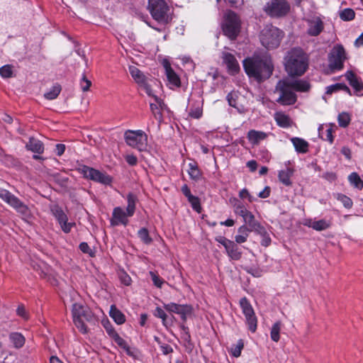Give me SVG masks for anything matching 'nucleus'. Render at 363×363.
I'll list each match as a JSON object with an SVG mask.
<instances>
[{"mask_svg": "<svg viewBox=\"0 0 363 363\" xmlns=\"http://www.w3.org/2000/svg\"><path fill=\"white\" fill-rule=\"evenodd\" d=\"M243 67L248 77L254 78L257 82L268 79L273 72L271 60L259 56H253L244 60Z\"/></svg>", "mask_w": 363, "mask_h": 363, "instance_id": "nucleus-1", "label": "nucleus"}, {"mask_svg": "<svg viewBox=\"0 0 363 363\" xmlns=\"http://www.w3.org/2000/svg\"><path fill=\"white\" fill-rule=\"evenodd\" d=\"M285 69L290 76H301L306 71L308 60L301 48H293L285 57Z\"/></svg>", "mask_w": 363, "mask_h": 363, "instance_id": "nucleus-2", "label": "nucleus"}, {"mask_svg": "<svg viewBox=\"0 0 363 363\" xmlns=\"http://www.w3.org/2000/svg\"><path fill=\"white\" fill-rule=\"evenodd\" d=\"M284 35V32L279 28L272 25H267L261 30L259 39L264 48L274 49L279 45Z\"/></svg>", "mask_w": 363, "mask_h": 363, "instance_id": "nucleus-3", "label": "nucleus"}, {"mask_svg": "<svg viewBox=\"0 0 363 363\" xmlns=\"http://www.w3.org/2000/svg\"><path fill=\"white\" fill-rule=\"evenodd\" d=\"M240 28L241 21L238 15L233 11H228L222 23L223 34L230 40H235L240 33Z\"/></svg>", "mask_w": 363, "mask_h": 363, "instance_id": "nucleus-4", "label": "nucleus"}, {"mask_svg": "<svg viewBox=\"0 0 363 363\" xmlns=\"http://www.w3.org/2000/svg\"><path fill=\"white\" fill-rule=\"evenodd\" d=\"M147 8L152 18L162 23L169 21V7L164 0H148Z\"/></svg>", "mask_w": 363, "mask_h": 363, "instance_id": "nucleus-5", "label": "nucleus"}, {"mask_svg": "<svg viewBox=\"0 0 363 363\" xmlns=\"http://www.w3.org/2000/svg\"><path fill=\"white\" fill-rule=\"evenodd\" d=\"M72 317L75 326L82 333L87 332V327L84 321H90L92 318L89 310L80 303H74L72 306Z\"/></svg>", "mask_w": 363, "mask_h": 363, "instance_id": "nucleus-6", "label": "nucleus"}, {"mask_svg": "<svg viewBox=\"0 0 363 363\" xmlns=\"http://www.w3.org/2000/svg\"><path fill=\"white\" fill-rule=\"evenodd\" d=\"M124 139L126 144L138 150L143 151L146 150L147 145V135L142 130H128L124 133Z\"/></svg>", "mask_w": 363, "mask_h": 363, "instance_id": "nucleus-7", "label": "nucleus"}, {"mask_svg": "<svg viewBox=\"0 0 363 363\" xmlns=\"http://www.w3.org/2000/svg\"><path fill=\"white\" fill-rule=\"evenodd\" d=\"M275 91L279 93L277 101L284 106L293 105L296 103L297 97L293 89L286 80H279L276 85Z\"/></svg>", "mask_w": 363, "mask_h": 363, "instance_id": "nucleus-8", "label": "nucleus"}, {"mask_svg": "<svg viewBox=\"0 0 363 363\" xmlns=\"http://www.w3.org/2000/svg\"><path fill=\"white\" fill-rule=\"evenodd\" d=\"M0 199L23 216L28 217L30 216V211L29 208L8 190L0 188Z\"/></svg>", "mask_w": 363, "mask_h": 363, "instance_id": "nucleus-9", "label": "nucleus"}, {"mask_svg": "<svg viewBox=\"0 0 363 363\" xmlns=\"http://www.w3.org/2000/svg\"><path fill=\"white\" fill-rule=\"evenodd\" d=\"M264 9L271 17L281 18L289 13L290 4L286 0H269Z\"/></svg>", "mask_w": 363, "mask_h": 363, "instance_id": "nucleus-10", "label": "nucleus"}, {"mask_svg": "<svg viewBox=\"0 0 363 363\" xmlns=\"http://www.w3.org/2000/svg\"><path fill=\"white\" fill-rule=\"evenodd\" d=\"M240 306L245 316L248 330L252 333H255L257 328V318L252 306L246 297H243L240 300Z\"/></svg>", "mask_w": 363, "mask_h": 363, "instance_id": "nucleus-11", "label": "nucleus"}, {"mask_svg": "<svg viewBox=\"0 0 363 363\" xmlns=\"http://www.w3.org/2000/svg\"><path fill=\"white\" fill-rule=\"evenodd\" d=\"M77 170L84 178L91 179L96 182L107 185L111 184L112 182L111 177L108 174L86 165L79 166Z\"/></svg>", "mask_w": 363, "mask_h": 363, "instance_id": "nucleus-12", "label": "nucleus"}, {"mask_svg": "<svg viewBox=\"0 0 363 363\" xmlns=\"http://www.w3.org/2000/svg\"><path fill=\"white\" fill-rule=\"evenodd\" d=\"M345 58V50L343 46L341 45L334 46L329 55L330 68L336 70L342 69Z\"/></svg>", "mask_w": 363, "mask_h": 363, "instance_id": "nucleus-13", "label": "nucleus"}, {"mask_svg": "<svg viewBox=\"0 0 363 363\" xmlns=\"http://www.w3.org/2000/svg\"><path fill=\"white\" fill-rule=\"evenodd\" d=\"M51 213L57 220L62 230L65 233H69L75 226L74 222H68V217L60 206L55 205L51 207Z\"/></svg>", "mask_w": 363, "mask_h": 363, "instance_id": "nucleus-14", "label": "nucleus"}, {"mask_svg": "<svg viewBox=\"0 0 363 363\" xmlns=\"http://www.w3.org/2000/svg\"><path fill=\"white\" fill-rule=\"evenodd\" d=\"M233 210L236 215L241 216L244 222L252 225L255 221L254 215L247 209L245 205L237 199H233Z\"/></svg>", "mask_w": 363, "mask_h": 363, "instance_id": "nucleus-15", "label": "nucleus"}, {"mask_svg": "<svg viewBox=\"0 0 363 363\" xmlns=\"http://www.w3.org/2000/svg\"><path fill=\"white\" fill-rule=\"evenodd\" d=\"M306 22L308 24L307 34L310 36H318L324 29V23L319 16L307 19Z\"/></svg>", "mask_w": 363, "mask_h": 363, "instance_id": "nucleus-16", "label": "nucleus"}, {"mask_svg": "<svg viewBox=\"0 0 363 363\" xmlns=\"http://www.w3.org/2000/svg\"><path fill=\"white\" fill-rule=\"evenodd\" d=\"M345 77L354 89V94L358 96H363V82L352 71H347Z\"/></svg>", "mask_w": 363, "mask_h": 363, "instance_id": "nucleus-17", "label": "nucleus"}, {"mask_svg": "<svg viewBox=\"0 0 363 363\" xmlns=\"http://www.w3.org/2000/svg\"><path fill=\"white\" fill-rule=\"evenodd\" d=\"M128 217L129 216L127 214V211H125L121 207H116L113 210L112 217L110 220L111 225L112 226H118L119 225L125 226L128 223Z\"/></svg>", "mask_w": 363, "mask_h": 363, "instance_id": "nucleus-18", "label": "nucleus"}, {"mask_svg": "<svg viewBox=\"0 0 363 363\" xmlns=\"http://www.w3.org/2000/svg\"><path fill=\"white\" fill-rule=\"evenodd\" d=\"M155 102H150V111L156 120L161 121L162 118V111L166 108L163 100L157 96H154Z\"/></svg>", "mask_w": 363, "mask_h": 363, "instance_id": "nucleus-19", "label": "nucleus"}, {"mask_svg": "<svg viewBox=\"0 0 363 363\" xmlns=\"http://www.w3.org/2000/svg\"><path fill=\"white\" fill-rule=\"evenodd\" d=\"M223 60L230 74H235L238 72L240 66L233 55L229 52H223Z\"/></svg>", "mask_w": 363, "mask_h": 363, "instance_id": "nucleus-20", "label": "nucleus"}, {"mask_svg": "<svg viewBox=\"0 0 363 363\" xmlns=\"http://www.w3.org/2000/svg\"><path fill=\"white\" fill-rule=\"evenodd\" d=\"M334 125L332 124H322L318 127V135L319 137L324 140L328 141L330 144H332L334 141V138L333 135V133L334 131Z\"/></svg>", "mask_w": 363, "mask_h": 363, "instance_id": "nucleus-21", "label": "nucleus"}, {"mask_svg": "<svg viewBox=\"0 0 363 363\" xmlns=\"http://www.w3.org/2000/svg\"><path fill=\"white\" fill-rule=\"evenodd\" d=\"M304 225L311 228L317 231H321L329 228L331 225V222L325 219H320L318 220L306 219L304 222Z\"/></svg>", "mask_w": 363, "mask_h": 363, "instance_id": "nucleus-22", "label": "nucleus"}, {"mask_svg": "<svg viewBox=\"0 0 363 363\" xmlns=\"http://www.w3.org/2000/svg\"><path fill=\"white\" fill-rule=\"evenodd\" d=\"M267 136L268 135L265 132L256 130H250L247 134V138L252 145H259V143L265 140Z\"/></svg>", "mask_w": 363, "mask_h": 363, "instance_id": "nucleus-23", "label": "nucleus"}, {"mask_svg": "<svg viewBox=\"0 0 363 363\" xmlns=\"http://www.w3.org/2000/svg\"><path fill=\"white\" fill-rule=\"evenodd\" d=\"M227 244H228V245L225 246V249L230 259L235 261L240 260L242 257V252L238 245L233 241L227 242Z\"/></svg>", "mask_w": 363, "mask_h": 363, "instance_id": "nucleus-24", "label": "nucleus"}, {"mask_svg": "<svg viewBox=\"0 0 363 363\" xmlns=\"http://www.w3.org/2000/svg\"><path fill=\"white\" fill-rule=\"evenodd\" d=\"M164 67L165 69V74L169 84L176 87L180 86V79L176 72L172 69L171 66L168 63H165Z\"/></svg>", "mask_w": 363, "mask_h": 363, "instance_id": "nucleus-25", "label": "nucleus"}, {"mask_svg": "<svg viewBox=\"0 0 363 363\" xmlns=\"http://www.w3.org/2000/svg\"><path fill=\"white\" fill-rule=\"evenodd\" d=\"M291 142L296 152L305 154L308 151L309 143L304 139L294 137L291 138Z\"/></svg>", "mask_w": 363, "mask_h": 363, "instance_id": "nucleus-26", "label": "nucleus"}, {"mask_svg": "<svg viewBox=\"0 0 363 363\" xmlns=\"http://www.w3.org/2000/svg\"><path fill=\"white\" fill-rule=\"evenodd\" d=\"M128 69L131 77L139 86L147 82V77L137 67L131 65Z\"/></svg>", "mask_w": 363, "mask_h": 363, "instance_id": "nucleus-27", "label": "nucleus"}, {"mask_svg": "<svg viewBox=\"0 0 363 363\" xmlns=\"http://www.w3.org/2000/svg\"><path fill=\"white\" fill-rule=\"evenodd\" d=\"M115 342L122 349H123L126 354L133 357H135L137 356V350L135 348H131L128 346L126 341L122 338L118 334L115 336L113 338Z\"/></svg>", "mask_w": 363, "mask_h": 363, "instance_id": "nucleus-28", "label": "nucleus"}, {"mask_svg": "<svg viewBox=\"0 0 363 363\" xmlns=\"http://www.w3.org/2000/svg\"><path fill=\"white\" fill-rule=\"evenodd\" d=\"M288 82V84L293 89V91H307L310 89V84L308 82L305 80L296 79V80H289L286 79Z\"/></svg>", "mask_w": 363, "mask_h": 363, "instance_id": "nucleus-29", "label": "nucleus"}, {"mask_svg": "<svg viewBox=\"0 0 363 363\" xmlns=\"http://www.w3.org/2000/svg\"><path fill=\"white\" fill-rule=\"evenodd\" d=\"M9 339L13 347L16 349L23 347L26 342L25 337L18 332L11 333L9 335Z\"/></svg>", "mask_w": 363, "mask_h": 363, "instance_id": "nucleus-30", "label": "nucleus"}, {"mask_svg": "<svg viewBox=\"0 0 363 363\" xmlns=\"http://www.w3.org/2000/svg\"><path fill=\"white\" fill-rule=\"evenodd\" d=\"M26 147L27 150L38 154H42L44 151L43 143L40 140L34 138H30Z\"/></svg>", "mask_w": 363, "mask_h": 363, "instance_id": "nucleus-31", "label": "nucleus"}, {"mask_svg": "<svg viewBox=\"0 0 363 363\" xmlns=\"http://www.w3.org/2000/svg\"><path fill=\"white\" fill-rule=\"evenodd\" d=\"M109 315L118 325H122L125 322V315L115 305L111 306Z\"/></svg>", "mask_w": 363, "mask_h": 363, "instance_id": "nucleus-32", "label": "nucleus"}, {"mask_svg": "<svg viewBox=\"0 0 363 363\" xmlns=\"http://www.w3.org/2000/svg\"><path fill=\"white\" fill-rule=\"evenodd\" d=\"M274 119L277 125L281 128H286L291 126L292 121L290 117L283 112L275 113Z\"/></svg>", "mask_w": 363, "mask_h": 363, "instance_id": "nucleus-33", "label": "nucleus"}, {"mask_svg": "<svg viewBox=\"0 0 363 363\" xmlns=\"http://www.w3.org/2000/svg\"><path fill=\"white\" fill-rule=\"evenodd\" d=\"M339 91H344L350 96H352V91L344 83H337L328 86L326 87L325 94H332L333 93L337 92Z\"/></svg>", "mask_w": 363, "mask_h": 363, "instance_id": "nucleus-34", "label": "nucleus"}, {"mask_svg": "<svg viewBox=\"0 0 363 363\" xmlns=\"http://www.w3.org/2000/svg\"><path fill=\"white\" fill-rule=\"evenodd\" d=\"M189 169L187 170L190 178L194 181H198L201 178V172L196 162L193 161L189 163Z\"/></svg>", "mask_w": 363, "mask_h": 363, "instance_id": "nucleus-35", "label": "nucleus"}, {"mask_svg": "<svg viewBox=\"0 0 363 363\" xmlns=\"http://www.w3.org/2000/svg\"><path fill=\"white\" fill-rule=\"evenodd\" d=\"M294 173V171L291 168H286L285 169L281 170L279 172L278 177L279 181L285 186L291 185V177Z\"/></svg>", "mask_w": 363, "mask_h": 363, "instance_id": "nucleus-36", "label": "nucleus"}, {"mask_svg": "<svg viewBox=\"0 0 363 363\" xmlns=\"http://www.w3.org/2000/svg\"><path fill=\"white\" fill-rule=\"evenodd\" d=\"M138 201L137 196L132 194L129 193L127 195V202L128 205L126 207V211L128 216L131 217L134 215L135 211V205Z\"/></svg>", "mask_w": 363, "mask_h": 363, "instance_id": "nucleus-37", "label": "nucleus"}, {"mask_svg": "<svg viewBox=\"0 0 363 363\" xmlns=\"http://www.w3.org/2000/svg\"><path fill=\"white\" fill-rule=\"evenodd\" d=\"M238 231L239 234L235 235V242L236 244H241L245 242L249 236L250 230L245 225H243L238 228Z\"/></svg>", "mask_w": 363, "mask_h": 363, "instance_id": "nucleus-38", "label": "nucleus"}, {"mask_svg": "<svg viewBox=\"0 0 363 363\" xmlns=\"http://www.w3.org/2000/svg\"><path fill=\"white\" fill-rule=\"evenodd\" d=\"M202 100H198L190 108L189 115L194 118H199L201 117L203 113L202 110Z\"/></svg>", "mask_w": 363, "mask_h": 363, "instance_id": "nucleus-39", "label": "nucleus"}, {"mask_svg": "<svg viewBox=\"0 0 363 363\" xmlns=\"http://www.w3.org/2000/svg\"><path fill=\"white\" fill-rule=\"evenodd\" d=\"M281 326L282 323L281 321H277L272 325L270 330V337L274 342H277L279 340Z\"/></svg>", "mask_w": 363, "mask_h": 363, "instance_id": "nucleus-40", "label": "nucleus"}, {"mask_svg": "<svg viewBox=\"0 0 363 363\" xmlns=\"http://www.w3.org/2000/svg\"><path fill=\"white\" fill-rule=\"evenodd\" d=\"M350 183L357 189L363 188V181L360 179L359 176L356 172H352L348 176Z\"/></svg>", "mask_w": 363, "mask_h": 363, "instance_id": "nucleus-41", "label": "nucleus"}, {"mask_svg": "<svg viewBox=\"0 0 363 363\" xmlns=\"http://www.w3.org/2000/svg\"><path fill=\"white\" fill-rule=\"evenodd\" d=\"M61 91V86L60 84H56L53 85L51 89L45 93L44 96L48 100H53L56 99Z\"/></svg>", "mask_w": 363, "mask_h": 363, "instance_id": "nucleus-42", "label": "nucleus"}, {"mask_svg": "<svg viewBox=\"0 0 363 363\" xmlns=\"http://www.w3.org/2000/svg\"><path fill=\"white\" fill-rule=\"evenodd\" d=\"M193 308L190 305H181L178 315H180L182 320L184 322L186 320L187 317L192 313Z\"/></svg>", "mask_w": 363, "mask_h": 363, "instance_id": "nucleus-43", "label": "nucleus"}, {"mask_svg": "<svg viewBox=\"0 0 363 363\" xmlns=\"http://www.w3.org/2000/svg\"><path fill=\"white\" fill-rule=\"evenodd\" d=\"M138 235L140 240L145 245H150L152 242V239L150 236L147 229L145 228L140 229L138 232Z\"/></svg>", "mask_w": 363, "mask_h": 363, "instance_id": "nucleus-44", "label": "nucleus"}, {"mask_svg": "<svg viewBox=\"0 0 363 363\" xmlns=\"http://www.w3.org/2000/svg\"><path fill=\"white\" fill-rule=\"evenodd\" d=\"M351 121L350 114L347 112H342L338 115V124L342 128H346L349 125Z\"/></svg>", "mask_w": 363, "mask_h": 363, "instance_id": "nucleus-45", "label": "nucleus"}, {"mask_svg": "<svg viewBox=\"0 0 363 363\" xmlns=\"http://www.w3.org/2000/svg\"><path fill=\"white\" fill-rule=\"evenodd\" d=\"M355 12L352 9H345L340 12V18L345 21H350L354 18Z\"/></svg>", "mask_w": 363, "mask_h": 363, "instance_id": "nucleus-46", "label": "nucleus"}, {"mask_svg": "<svg viewBox=\"0 0 363 363\" xmlns=\"http://www.w3.org/2000/svg\"><path fill=\"white\" fill-rule=\"evenodd\" d=\"M244 347L242 340H239L235 345H233L230 349L231 354L235 357H239L241 355L242 350Z\"/></svg>", "mask_w": 363, "mask_h": 363, "instance_id": "nucleus-47", "label": "nucleus"}, {"mask_svg": "<svg viewBox=\"0 0 363 363\" xmlns=\"http://www.w3.org/2000/svg\"><path fill=\"white\" fill-rule=\"evenodd\" d=\"M336 199L340 201L343 206L347 208H350L352 206L353 202L352 199L342 194H337L336 196Z\"/></svg>", "mask_w": 363, "mask_h": 363, "instance_id": "nucleus-48", "label": "nucleus"}, {"mask_svg": "<svg viewBox=\"0 0 363 363\" xmlns=\"http://www.w3.org/2000/svg\"><path fill=\"white\" fill-rule=\"evenodd\" d=\"M13 74L12 67L9 65H4L0 67V75L3 78L11 77Z\"/></svg>", "mask_w": 363, "mask_h": 363, "instance_id": "nucleus-49", "label": "nucleus"}, {"mask_svg": "<svg viewBox=\"0 0 363 363\" xmlns=\"http://www.w3.org/2000/svg\"><path fill=\"white\" fill-rule=\"evenodd\" d=\"M154 315L157 318L162 319V324L165 325L167 315L162 308H161L160 307H157L155 310Z\"/></svg>", "mask_w": 363, "mask_h": 363, "instance_id": "nucleus-50", "label": "nucleus"}, {"mask_svg": "<svg viewBox=\"0 0 363 363\" xmlns=\"http://www.w3.org/2000/svg\"><path fill=\"white\" fill-rule=\"evenodd\" d=\"M150 275L152 278V282L155 286L157 288H161L162 284H164L163 279L160 278L157 274H156L154 272H150Z\"/></svg>", "mask_w": 363, "mask_h": 363, "instance_id": "nucleus-51", "label": "nucleus"}, {"mask_svg": "<svg viewBox=\"0 0 363 363\" xmlns=\"http://www.w3.org/2000/svg\"><path fill=\"white\" fill-rule=\"evenodd\" d=\"M181 305L182 304H177V303L172 302V303L164 304V308L165 310H167V311H169L170 313H174L177 314Z\"/></svg>", "mask_w": 363, "mask_h": 363, "instance_id": "nucleus-52", "label": "nucleus"}, {"mask_svg": "<svg viewBox=\"0 0 363 363\" xmlns=\"http://www.w3.org/2000/svg\"><path fill=\"white\" fill-rule=\"evenodd\" d=\"M79 84L83 91H87L91 85V82L86 77L84 74H83Z\"/></svg>", "mask_w": 363, "mask_h": 363, "instance_id": "nucleus-53", "label": "nucleus"}, {"mask_svg": "<svg viewBox=\"0 0 363 363\" xmlns=\"http://www.w3.org/2000/svg\"><path fill=\"white\" fill-rule=\"evenodd\" d=\"M188 201L191 203L193 209L199 212V210L201 209V206H200V201H199V198L192 195L188 198Z\"/></svg>", "mask_w": 363, "mask_h": 363, "instance_id": "nucleus-54", "label": "nucleus"}, {"mask_svg": "<svg viewBox=\"0 0 363 363\" xmlns=\"http://www.w3.org/2000/svg\"><path fill=\"white\" fill-rule=\"evenodd\" d=\"M188 201L191 203L193 209L199 212V210L201 209V206H200V201H199V198L192 195L188 198Z\"/></svg>", "mask_w": 363, "mask_h": 363, "instance_id": "nucleus-55", "label": "nucleus"}, {"mask_svg": "<svg viewBox=\"0 0 363 363\" xmlns=\"http://www.w3.org/2000/svg\"><path fill=\"white\" fill-rule=\"evenodd\" d=\"M79 249L82 252L88 254L91 257H94L95 255L94 251L92 250L89 246V245L85 242L80 243Z\"/></svg>", "mask_w": 363, "mask_h": 363, "instance_id": "nucleus-56", "label": "nucleus"}, {"mask_svg": "<svg viewBox=\"0 0 363 363\" xmlns=\"http://www.w3.org/2000/svg\"><path fill=\"white\" fill-rule=\"evenodd\" d=\"M239 197L241 199H247L250 203L255 200V198L249 193L247 189H242L240 191Z\"/></svg>", "mask_w": 363, "mask_h": 363, "instance_id": "nucleus-57", "label": "nucleus"}, {"mask_svg": "<svg viewBox=\"0 0 363 363\" xmlns=\"http://www.w3.org/2000/svg\"><path fill=\"white\" fill-rule=\"evenodd\" d=\"M104 328L107 333V334L111 337L112 339L118 335V333L115 330L114 328L110 323H107L104 325Z\"/></svg>", "mask_w": 363, "mask_h": 363, "instance_id": "nucleus-58", "label": "nucleus"}, {"mask_svg": "<svg viewBox=\"0 0 363 363\" xmlns=\"http://www.w3.org/2000/svg\"><path fill=\"white\" fill-rule=\"evenodd\" d=\"M181 329L182 330V337L184 341L190 342L191 335L189 332V328L184 325H181Z\"/></svg>", "mask_w": 363, "mask_h": 363, "instance_id": "nucleus-59", "label": "nucleus"}, {"mask_svg": "<svg viewBox=\"0 0 363 363\" xmlns=\"http://www.w3.org/2000/svg\"><path fill=\"white\" fill-rule=\"evenodd\" d=\"M126 162L130 165V166H135L138 163V158L135 155L131 154V155H127L125 157Z\"/></svg>", "mask_w": 363, "mask_h": 363, "instance_id": "nucleus-60", "label": "nucleus"}, {"mask_svg": "<svg viewBox=\"0 0 363 363\" xmlns=\"http://www.w3.org/2000/svg\"><path fill=\"white\" fill-rule=\"evenodd\" d=\"M120 279H121V282L124 285L129 286V285L131 284V281H132L131 278L125 272H123V273L121 274Z\"/></svg>", "mask_w": 363, "mask_h": 363, "instance_id": "nucleus-61", "label": "nucleus"}, {"mask_svg": "<svg viewBox=\"0 0 363 363\" xmlns=\"http://www.w3.org/2000/svg\"><path fill=\"white\" fill-rule=\"evenodd\" d=\"M160 347L162 352L165 355L170 354L173 352L172 347L168 344L162 343L160 345Z\"/></svg>", "mask_w": 363, "mask_h": 363, "instance_id": "nucleus-62", "label": "nucleus"}, {"mask_svg": "<svg viewBox=\"0 0 363 363\" xmlns=\"http://www.w3.org/2000/svg\"><path fill=\"white\" fill-rule=\"evenodd\" d=\"M323 178H324L325 179H326L329 182H334L337 179V175L334 172H327L323 174Z\"/></svg>", "mask_w": 363, "mask_h": 363, "instance_id": "nucleus-63", "label": "nucleus"}, {"mask_svg": "<svg viewBox=\"0 0 363 363\" xmlns=\"http://www.w3.org/2000/svg\"><path fill=\"white\" fill-rule=\"evenodd\" d=\"M17 314L22 317L23 319L27 320L28 319V313L25 309V308L23 306H18L17 308Z\"/></svg>", "mask_w": 363, "mask_h": 363, "instance_id": "nucleus-64", "label": "nucleus"}]
</instances>
